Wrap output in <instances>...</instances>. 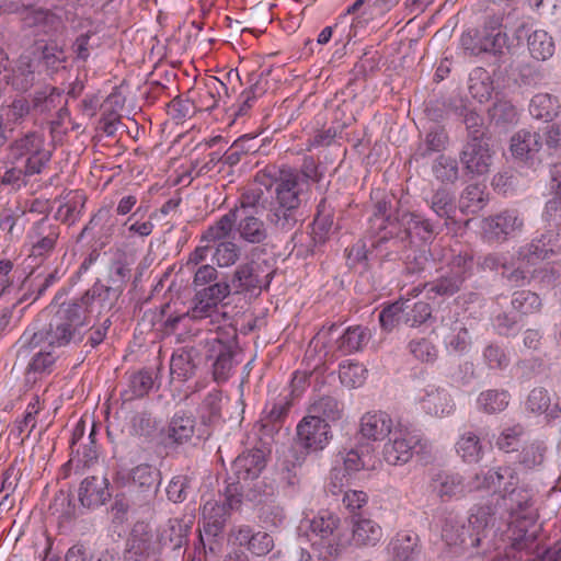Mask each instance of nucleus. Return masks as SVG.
<instances>
[{"label":"nucleus","instance_id":"nucleus-1","mask_svg":"<svg viewBox=\"0 0 561 561\" xmlns=\"http://www.w3.org/2000/svg\"><path fill=\"white\" fill-rule=\"evenodd\" d=\"M312 175L306 171L284 168L273 182L274 204L268 214L270 222L279 230H290L295 224V213L300 206L301 196Z\"/></svg>","mask_w":561,"mask_h":561},{"label":"nucleus","instance_id":"nucleus-2","mask_svg":"<svg viewBox=\"0 0 561 561\" xmlns=\"http://www.w3.org/2000/svg\"><path fill=\"white\" fill-rule=\"evenodd\" d=\"M16 362H27L24 380L30 387L51 375L58 365L59 355L48 344L45 345L44 333L25 330L15 343Z\"/></svg>","mask_w":561,"mask_h":561},{"label":"nucleus","instance_id":"nucleus-3","mask_svg":"<svg viewBox=\"0 0 561 561\" xmlns=\"http://www.w3.org/2000/svg\"><path fill=\"white\" fill-rule=\"evenodd\" d=\"M78 301L62 302L50 320L49 328L44 333V342L49 346H64L69 343H78L90 322Z\"/></svg>","mask_w":561,"mask_h":561},{"label":"nucleus","instance_id":"nucleus-4","mask_svg":"<svg viewBox=\"0 0 561 561\" xmlns=\"http://www.w3.org/2000/svg\"><path fill=\"white\" fill-rule=\"evenodd\" d=\"M391 226H393V230L379 236L374 242V247H381L389 238L394 243H403L404 247L408 244L420 245L431 241L434 237V227L431 221L417 213L398 210L396 214V225L391 224Z\"/></svg>","mask_w":561,"mask_h":561},{"label":"nucleus","instance_id":"nucleus-5","mask_svg":"<svg viewBox=\"0 0 561 561\" xmlns=\"http://www.w3.org/2000/svg\"><path fill=\"white\" fill-rule=\"evenodd\" d=\"M503 502L520 533L513 539L512 546L516 550H523L528 547L527 542H533L535 539L534 534H528V528L534 526L538 519L534 496L528 490L514 488L508 495H503Z\"/></svg>","mask_w":561,"mask_h":561},{"label":"nucleus","instance_id":"nucleus-6","mask_svg":"<svg viewBox=\"0 0 561 561\" xmlns=\"http://www.w3.org/2000/svg\"><path fill=\"white\" fill-rule=\"evenodd\" d=\"M313 546L325 550V556L335 557L351 542V538L335 514L322 511L309 520Z\"/></svg>","mask_w":561,"mask_h":561},{"label":"nucleus","instance_id":"nucleus-7","mask_svg":"<svg viewBox=\"0 0 561 561\" xmlns=\"http://www.w3.org/2000/svg\"><path fill=\"white\" fill-rule=\"evenodd\" d=\"M414 403L426 416L446 419L455 414L456 401L447 387L439 383H427L414 396Z\"/></svg>","mask_w":561,"mask_h":561},{"label":"nucleus","instance_id":"nucleus-8","mask_svg":"<svg viewBox=\"0 0 561 561\" xmlns=\"http://www.w3.org/2000/svg\"><path fill=\"white\" fill-rule=\"evenodd\" d=\"M473 266L472 257L468 254L453 256L447 263L448 270L433 283L426 284L428 293L437 296H451L456 294L463 280L470 276Z\"/></svg>","mask_w":561,"mask_h":561},{"label":"nucleus","instance_id":"nucleus-9","mask_svg":"<svg viewBox=\"0 0 561 561\" xmlns=\"http://www.w3.org/2000/svg\"><path fill=\"white\" fill-rule=\"evenodd\" d=\"M438 334L446 353L450 356H462L472 346V337L466 322L450 311L442 317Z\"/></svg>","mask_w":561,"mask_h":561},{"label":"nucleus","instance_id":"nucleus-10","mask_svg":"<svg viewBox=\"0 0 561 561\" xmlns=\"http://www.w3.org/2000/svg\"><path fill=\"white\" fill-rule=\"evenodd\" d=\"M272 282V273L266 264L248 262L234 271L230 286L234 294H260Z\"/></svg>","mask_w":561,"mask_h":561},{"label":"nucleus","instance_id":"nucleus-11","mask_svg":"<svg viewBox=\"0 0 561 561\" xmlns=\"http://www.w3.org/2000/svg\"><path fill=\"white\" fill-rule=\"evenodd\" d=\"M465 171L471 176H482L489 173L493 162V151L485 138L474 135L463 145L459 153Z\"/></svg>","mask_w":561,"mask_h":561},{"label":"nucleus","instance_id":"nucleus-12","mask_svg":"<svg viewBox=\"0 0 561 561\" xmlns=\"http://www.w3.org/2000/svg\"><path fill=\"white\" fill-rule=\"evenodd\" d=\"M297 443L307 453L322 451L332 439L331 426L307 413L296 426Z\"/></svg>","mask_w":561,"mask_h":561},{"label":"nucleus","instance_id":"nucleus-13","mask_svg":"<svg viewBox=\"0 0 561 561\" xmlns=\"http://www.w3.org/2000/svg\"><path fill=\"white\" fill-rule=\"evenodd\" d=\"M382 447V459L390 466L408 463L419 446L420 436L408 428L394 430Z\"/></svg>","mask_w":561,"mask_h":561},{"label":"nucleus","instance_id":"nucleus-14","mask_svg":"<svg viewBox=\"0 0 561 561\" xmlns=\"http://www.w3.org/2000/svg\"><path fill=\"white\" fill-rule=\"evenodd\" d=\"M561 252V232L549 230L518 249V260L524 265H537Z\"/></svg>","mask_w":561,"mask_h":561},{"label":"nucleus","instance_id":"nucleus-15","mask_svg":"<svg viewBox=\"0 0 561 561\" xmlns=\"http://www.w3.org/2000/svg\"><path fill=\"white\" fill-rule=\"evenodd\" d=\"M524 219L517 210L507 209L483 220V231L489 239L505 240L520 232Z\"/></svg>","mask_w":561,"mask_h":561},{"label":"nucleus","instance_id":"nucleus-16","mask_svg":"<svg viewBox=\"0 0 561 561\" xmlns=\"http://www.w3.org/2000/svg\"><path fill=\"white\" fill-rule=\"evenodd\" d=\"M59 238V229L48 219L43 218L31 227L27 232V242L31 247V255L44 257L51 253Z\"/></svg>","mask_w":561,"mask_h":561},{"label":"nucleus","instance_id":"nucleus-17","mask_svg":"<svg viewBox=\"0 0 561 561\" xmlns=\"http://www.w3.org/2000/svg\"><path fill=\"white\" fill-rule=\"evenodd\" d=\"M118 478L131 490L154 495L160 484L159 471L150 465L141 463L128 472H119Z\"/></svg>","mask_w":561,"mask_h":561},{"label":"nucleus","instance_id":"nucleus-18","mask_svg":"<svg viewBox=\"0 0 561 561\" xmlns=\"http://www.w3.org/2000/svg\"><path fill=\"white\" fill-rule=\"evenodd\" d=\"M393 431V420L383 411H368L359 420L358 433L368 442L383 440Z\"/></svg>","mask_w":561,"mask_h":561},{"label":"nucleus","instance_id":"nucleus-19","mask_svg":"<svg viewBox=\"0 0 561 561\" xmlns=\"http://www.w3.org/2000/svg\"><path fill=\"white\" fill-rule=\"evenodd\" d=\"M158 546L153 535L144 525H136L127 540L125 561H147L156 556Z\"/></svg>","mask_w":561,"mask_h":561},{"label":"nucleus","instance_id":"nucleus-20","mask_svg":"<svg viewBox=\"0 0 561 561\" xmlns=\"http://www.w3.org/2000/svg\"><path fill=\"white\" fill-rule=\"evenodd\" d=\"M121 295H112V285H104L101 282H95L91 289H89L79 300L83 306L85 314H100L103 311L110 310Z\"/></svg>","mask_w":561,"mask_h":561},{"label":"nucleus","instance_id":"nucleus-21","mask_svg":"<svg viewBox=\"0 0 561 561\" xmlns=\"http://www.w3.org/2000/svg\"><path fill=\"white\" fill-rule=\"evenodd\" d=\"M431 490L442 500L463 496L470 492L461 474L448 471H437L432 474Z\"/></svg>","mask_w":561,"mask_h":561},{"label":"nucleus","instance_id":"nucleus-22","mask_svg":"<svg viewBox=\"0 0 561 561\" xmlns=\"http://www.w3.org/2000/svg\"><path fill=\"white\" fill-rule=\"evenodd\" d=\"M232 535L239 546L245 547L251 553L259 557L267 554L274 547V539L270 534L254 531L247 525L238 527Z\"/></svg>","mask_w":561,"mask_h":561},{"label":"nucleus","instance_id":"nucleus-23","mask_svg":"<svg viewBox=\"0 0 561 561\" xmlns=\"http://www.w3.org/2000/svg\"><path fill=\"white\" fill-rule=\"evenodd\" d=\"M194 520L193 513L170 518L161 530V541L164 545L169 543L173 549L181 548L187 541Z\"/></svg>","mask_w":561,"mask_h":561},{"label":"nucleus","instance_id":"nucleus-24","mask_svg":"<svg viewBox=\"0 0 561 561\" xmlns=\"http://www.w3.org/2000/svg\"><path fill=\"white\" fill-rule=\"evenodd\" d=\"M526 408L534 414H543L547 420H554L561 414V408L556 400V396L542 387L534 388L529 392Z\"/></svg>","mask_w":561,"mask_h":561},{"label":"nucleus","instance_id":"nucleus-25","mask_svg":"<svg viewBox=\"0 0 561 561\" xmlns=\"http://www.w3.org/2000/svg\"><path fill=\"white\" fill-rule=\"evenodd\" d=\"M264 467V455L255 449L239 455L232 462L231 469L239 481H250L256 479Z\"/></svg>","mask_w":561,"mask_h":561},{"label":"nucleus","instance_id":"nucleus-26","mask_svg":"<svg viewBox=\"0 0 561 561\" xmlns=\"http://www.w3.org/2000/svg\"><path fill=\"white\" fill-rule=\"evenodd\" d=\"M382 528L370 518L354 517L352 520V540L358 547H374L380 542Z\"/></svg>","mask_w":561,"mask_h":561},{"label":"nucleus","instance_id":"nucleus-27","mask_svg":"<svg viewBox=\"0 0 561 561\" xmlns=\"http://www.w3.org/2000/svg\"><path fill=\"white\" fill-rule=\"evenodd\" d=\"M228 508L216 500L205 501L202 507L203 533L207 537H217L225 525Z\"/></svg>","mask_w":561,"mask_h":561},{"label":"nucleus","instance_id":"nucleus-28","mask_svg":"<svg viewBox=\"0 0 561 561\" xmlns=\"http://www.w3.org/2000/svg\"><path fill=\"white\" fill-rule=\"evenodd\" d=\"M80 503L85 507H98L108 497L107 480L105 478L87 477L78 492Z\"/></svg>","mask_w":561,"mask_h":561},{"label":"nucleus","instance_id":"nucleus-29","mask_svg":"<svg viewBox=\"0 0 561 561\" xmlns=\"http://www.w3.org/2000/svg\"><path fill=\"white\" fill-rule=\"evenodd\" d=\"M368 328L362 325L348 327L335 340V350L343 355L362 351L371 339Z\"/></svg>","mask_w":561,"mask_h":561},{"label":"nucleus","instance_id":"nucleus-30","mask_svg":"<svg viewBox=\"0 0 561 561\" xmlns=\"http://www.w3.org/2000/svg\"><path fill=\"white\" fill-rule=\"evenodd\" d=\"M339 460L343 463V469L345 473H341V470L336 467L333 468L331 477L333 482V493H337L341 491L344 485V478L346 474H352L354 472H358L363 469H367L368 466L363 458V456L358 453L357 449L351 448L340 451L337 455Z\"/></svg>","mask_w":561,"mask_h":561},{"label":"nucleus","instance_id":"nucleus-31","mask_svg":"<svg viewBox=\"0 0 561 561\" xmlns=\"http://www.w3.org/2000/svg\"><path fill=\"white\" fill-rule=\"evenodd\" d=\"M455 450L463 462L478 463L484 456L485 446L476 432L465 431L459 434L455 444Z\"/></svg>","mask_w":561,"mask_h":561},{"label":"nucleus","instance_id":"nucleus-32","mask_svg":"<svg viewBox=\"0 0 561 561\" xmlns=\"http://www.w3.org/2000/svg\"><path fill=\"white\" fill-rule=\"evenodd\" d=\"M440 536L448 546L467 545L468 529L465 519L455 513H446L439 518Z\"/></svg>","mask_w":561,"mask_h":561},{"label":"nucleus","instance_id":"nucleus-33","mask_svg":"<svg viewBox=\"0 0 561 561\" xmlns=\"http://www.w3.org/2000/svg\"><path fill=\"white\" fill-rule=\"evenodd\" d=\"M419 537L413 531H400L388 543L391 561H412L417 549Z\"/></svg>","mask_w":561,"mask_h":561},{"label":"nucleus","instance_id":"nucleus-34","mask_svg":"<svg viewBox=\"0 0 561 561\" xmlns=\"http://www.w3.org/2000/svg\"><path fill=\"white\" fill-rule=\"evenodd\" d=\"M238 220V210H229L215 225L208 227L201 237V243L211 245L230 240L233 227Z\"/></svg>","mask_w":561,"mask_h":561},{"label":"nucleus","instance_id":"nucleus-35","mask_svg":"<svg viewBox=\"0 0 561 561\" xmlns=\"http://www.w3.org/2000/svg\"><path fill=\"white\" fill-rule=\"evenodd\" d=\"M448 146V136L444 128L439 126L432 127L419 142L413 159L419 161L431 157L436 152L444 151Z\"/></svg>","mask_w":561,"mask_h":561},{"label":"nucleus","instance_id":"nucleus-36","mask_svg":"<svg viewBox=\"0 0 561 561\" xmlns=\"http://www.w3.org/2000/svg\"><path fill=\"white\" fill-rule=\"evenodd\" d=\"M496 508L490 505H476L468 518L469 526L476 531L468 536L471 547H478L481 542L480 533L494 525Z\"/></svg>","mask_w":561,"mask_h":561},{"label":"nucleus","instance_id":"nucleus-37","mask_svg":"<svg viewBox=\"0 0 561 561\" xmlns=\"http://www.w3.org/2000/svg\"><path fill=\"white\" fill-rule=\"evenodd\" d=\"M527 47L531 58L538 61L550 59L556 50L552 36L545 30H535L530 33L526 30Z\"/></svg>","mask_w":561,"mask_h":561},{"label":"nucleus","instance_id":"nucleus-38","mask_svg":"<svg viewBox=\"0 0 561 561\" xmlns=\"http://www.w3.org/2000/svg\"><path fill=\"white\" fill-rule=\"evenodd\" d=\"M540 135L536 131L519 130L511 139V151L513 156L522 160H527L536 154L540 147Z\"/></svg>","mask_w":561,"mask_h":561},{"label":"nucleus","instance_id":"nucleus-39","mask_svg":"<svg viewBox=\"0 0 561 561\" xmlns=\"http://www.w3.org/2000/svg\"><path fill=\"white\" fill-rule=\"evenodd\" d=\"M494 91L491 73L484 68L477 67L469 75V93L479 103L488 102Z\"/></svg>","mask_w":561,"mask_h":561},{"label":"nucleus","instance_id":"nucleus-40","mask_svg":"<svg viewBox=\"0 0 561 561\" xmlns=\"http://www.w3.org/2000/svg\"><path fill=\"white\" fill-rule=\"evenodd\" d=\"M526 34V26H518L515 32V38L510 39L505 32L499 31L496 34H490L483 39V49L494 55H502L505 51H513L519 45L520 38Z\"/></svg>","mask_w":561,"mask_h":561},{"label":"nucleus","instance_id":"nucleus-41","mask_svg":"<svg viewBox=\"0 0 561 561\" xmlns=\"http://www.w3.org/2000/svg\"><path fill=\"white\" fill-rule=\"evenodd\" d=\"M237 230L239 237L249 243H261L267 237L264 222L253 214H240Z\"/></svg>","mask_w":561,"mask_h":561},{"label":"nucleus","instance_id":"nucleus-42","mask_svg":"<svg viewBox=\"0 0 561 561\" xmlns=\"http://www.w3.org/2000/svg\"><path fill=\"white\" fill-rule=\"evenodd\" d=\"M130 277V267L124 252H117L108 266L107 283L112 285V295H122Z\"/></svg>","mask_w":561,"mask_h":561},{"label":"nucleus","instance_id":"nucleus-43","mask_svg":"<svg viewBox=\"0 0 561 561\" xmlns=\"http://www.w3.org/2000/svg\"><path fill=\"white\" fill-rule=\"evenodd\" d=\"M343 411V404L336 398L332 396H323L310 404L308 414L319 420H324L330 424V422L341 420Z\"/></svg>","mask_w":561,"mask_h":561},{"label":"nucleus","instance_id":"nucleus-44","mask_svg":"<svg viewBox=\"0 0 561 561\" xmlns=\"http://www.w3.org/2000/svg\"><path fill=\"white\" fill-rule=\"evenodd\" d=\"M511 400V394L504 389H488L477 397V409L486 414H495L504 411Z\"/></svg>","mask_w":561,"mask_h":561},{"label":"nucleus","instance_id":"nucleus-45","mask_svg":"<svg viewBox=\"0 0 561 561\" xmlns=\"http://www.w3.org/2000/svg\"><path fill=\"white\" fill-rule=\"evenodd\" d=\"M45 147L44 137L35 131L27 133L12 141L9 146V154L13 160L26 159Z\"/></svg>","mask_w":561,"mask_h":561},{"label":"nucleus","instance_id":"nucleus-46","mask_svg":"<svg viewBox=\"0 0 561 561\" xmlns=\"http://www.w3.org/2000/svg\"><path fill=\"white\" fill-rule=\"evenodd\" d=\"M213 352L216 353L213 363V375L217 382H225L229 379L233 369V358L230 350L219 340H214Z\"/></svg>","mask_w":561,"mask_h":561},{"label":"nucleus","instance_id":"nucleus-47","mask_svg":"<svg viewBox=\"0 0 561 561\" xmlns=\"http://www.w3.org/2000/svg\"><path fill=\"white\" fill-rule=\"evenodd\" d=\"M559 111L560 103L558 98L549 93H537L530 100L529 113L537 119L552 121L558 116Z\"/></svg>","mask_w":561,"mask_h":561},{"label":"nucleus","instance_id":"nucleus-48","mask_svg":"<svg viewBox=\"0 0 561 561\" xmlns=\"http://www.w3.org/2000/svg\"><path fill=\"white\" fill-rule=\"evenodd\" d=\"M34 80V61L28 56H21L8 82L15 90L25 92L33 87Z\"/></svg>","mask_w":561,"mask_h":561},{"label":"nucleus","instance_id":"nucleus-49","mask_svg":"<svg viewBox=\"0 0 561 561\" xmlns=\"http://www.w3.org/2000/svg\"><path fill=\"white\" fill-rule=\"evenodd\" d=\"M434 178L443 184H454L460 174L458 161L446 154H439L432 164Z\"/></svg>","mask_w":561,"mask_h":561},{"label":"nucleus","instance_id":"nucleus-50","mask_svg":"<svg viewBox=\"0 0 561 561\" xmlns=\"http://www.w3.org/2000/svg\"><path fill=\"white\" fill-rule=\"evenodd\" d=\"M153 385V373L148 369H141L129 376L128 387L124 391V397L126 400L141 398L149 393Z\"/></svg>","mask_w":561,"mask_h":561},{"label":"nucleus","instance_id":"nucleus-51","mask_svg":"<svg viewBox=\"0 0 561 561\" xmlns=\"http://www.w3.org/2000/svg\"><path fill=\"white\" fill-rule=\"evenodd\" d=\"M339 378L346 388H359L367 378V369L359 363L344 360L339 367Z\"/></svg>","mask_w":561,"mask_h":561},{"label":"nucleus","instance_id":"nucleus-52","mask_svg":"<svg viewBox=\"0 0 561 561\" xmlns=\"http://www.w3.org/2000/svg\"><path fill=\"white\" fill-rule=\"evenodd\" d=\"M195 364L192 353L186 350L175 352L170 360V373L173 378L181 381L187 380L195 374Z\"/></svg>","mask_w":561,"mask_h":561},{"label":"nucleus","instance_id":"nucleus-53","mask_svg":"<svg viewBox=\"0 0 561 561\" xmlns=\"http://www.w3.org/2000/svg\"><path fill=\"white\" fill-rule=\"evenodd\" d=\"M195 427V421L192 415L185 413H175L169 425V436L176 443L187 442Z\"/></svg>","mask_w":561,"mask_h":561},{"label":"nucleus","instance_id":"nucleus-54","mask_svg":"<svg viewBox=\"0 0 561 561\" xmlns=\"http://www.w3.org/2000/svg\"><path fill=\"white\" fill-rule=\"evenodd\" d=\"M547 446L542 442L525 445L518 456V462L527 470L540 467L546 459Z\"/></svg>","mask_w":561,"mask_h":561},{"label":"nucleus","instance_id":"nucleus-55","mask_svg":"<svg viewBox=\"0 0 561 561\" xmlns=\"http://www.w3.org/2000/svg\"><path fill=\"white\" fill-rule=\"evenodd\" d=\"M214 248L213 261L219 267L234 265L241 255L240 247L232 240L211 245Z\"/></svg>","mask_w":561,"mask_h":561},{"label":"nucleus","instance_id":"nucleus-56","mask_svg":"<svg viewBox=\"0 0 561 561\" xmlns=\"http://www.w3.org/2000/svg\"><path fill=\"white\" fill-rule=\"evenodd\" d=\"M430 207L438 217L451 218L456 210L453 193L444 187L438 188L431 197Z\"/></svg>","mask_w":561,"mask_h":561},{"label":"nucleus","instance_id":"nucleus-57","mask_svg":"<svg viewBox=\"0 0 561 561\" xmlns=\"http://www.w3.org/2000/svg\"><path fill=\"white\" fill-rule=\"evenodd\" d=\"M190 317L195 320L210 318L211 322H214V318L226 317V314L220 313L218 306L199 290L195 295L194 306L190 310Z\"/></svg>","mask_w":561,"mask_h":561},{"label":"nucleus","instance_id":"nucleus-58","mask_svg":"<svg viewBox=\"0 0 561 561\" xmlns=\"http://www.w3.org/2000/svg\"><path fill=\"white\" fill-rule=\"evenodd\" d=\"M408 302L410 299H400L381 310L379 322L385 330L390 331L399 322H404V311L409 309Z\"/></svg>","mask_w":561,"mask_h":561},{"label":"nucleus","instance_id":"nucleus-59","mask_svg":"<svg viewBox=\"0 0 561 561\" xmlns=\"http://www.w3.org/2000/svg\"><path fill=\"white\" fill-rule=\"evenodd\" d=\"M484 203L483 187L478 184L468 185L460 197V208L463 213L474 214L483 208Z\"/></svg>","mask_w":561,"mask_h":561},{"label":"nucleus","instance_id":"nucleus-60","mask_svg":"<svg viewBox=\"0 0 561 561\" xmlns=\"http://www.w3.org/2000/svg\"><path fill=\"white\" fill-rule=\"evenodd\" d=\"M24 226V214L21 211L3 213L0 217V230L5 232L9 241L19 240L23 234Z\"/></svg>","mask_w":561,"mask_h":561},{"label":"nucleus","instance_id":"nucleus-61","mask_svg":"<svg viewBox=\"0 0 561 561\" xmlns=\"http://www.w3.org/2000/svg\"><path fill=\"white\" fill-rule=\"evenodd\" d=\"M497 478L494 479V490L492 493L493 499L497 503L499 500L503 501V495H508L512 489L515 488L516 477L514 470L510 467L494 468Z\"/></svg>","mask_w":561,"mask_h":561},{"label":"nucleus","instance_id":"nucleus-62","mask_svg":"<svg viewBox=\"0 0 561 561\" xmlns=\"http://www.w3.org/2000/svg\"><path fill=\"white\" fill-rule=\"evenodd\" d=\"M512 307L522 314L538 312L541 308V299L536 293L519 290L513 294Z\"/></svg>","mask_w":561,"mask_h":561},{"label":"nucleus","instance_id":"nucleus-63","mask_svg":"<svg viewBox=\"0 0 561 561\" xmlns=\"http://www.w3.org/2000/svg\"><path fill=\"white\" fill-rule=\"evenodd\" d=\"M2 121L5 118L8 123L20 124L31 112V104L24 98L14 99L10 104L2 105L1 108Z\"/></svg>","mask_w":561,"mask_h":561},{"label":"nucleus","instance_id":"nucleus-64","mask_svg":"<svg viewBox=\"0 0 561 561\" xmlns=\"http://www.w3.org/2000/svg\"><path fill=\"white\" fill-rule=\"evenodd\" d=\"M409 351L415 359L425 364H433L438 357L437 347L424 337L410 341Z\"/></svg>","mask_w":561,"mask_h":561}]
</instances>
